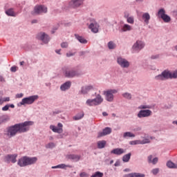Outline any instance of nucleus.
<instances>
[{"label":"nucleus","mask_w":177,"mask_h":177,"mask_svg":"<svg viewBox=\"0 0 177 177\" xmlns=\"http://www.w3.org/2000/svg\"><path fill=\"white\" fill-rule=\"evenodd\" d=\"M158 17H160L165 23H169L171 21V17L165 14V10L160 9L158 12Z\"/></svg>","instance_id":"nucleus-7"},{"label":"nucleus","mask_w":177,"mask_h":177,"mask_svg":"<svg viewBox=\"0 0 177 177\" xmlns=\"http://www.w3.org/2000/svg\"><path fill=\"white\" fill-rule=\"evenodd\" d=\"M123 97H125V99H128L129 100H131L132 99V95L129 93H124L122 94Z\"/></svg>","instance_id":"nucleus-36"},{"label":"nucleus","mask_w":177,"mask_h":177,"mask_svg":"<svg viewBox=\"0 0 177 177\" xmlns=\"http://www.w3.org/2000/svg\"><path fill=\"white\" fill-rule=\"evenodd\" d=\"M134 177H145L146 175L140 173H133Z\"/></svg>","instance_id":"nucleus-42"},{"label":"nucleus","mask_w":177,"mask_h":177,"mask_svg":"<svg viewBox=\"0 0 177 177\" xmlns=\"http://www.w3.org/2000/svg\"><path fill=\"white\" fill-rule=\"evenodd\" d=\"M111 153V154H115L116 156H121V154L125 153V151L122 148H116L113 149Z\"/></svg>","instance_id":"nucleus-20"},{"label":"nucleus","mask_w":177,"mask_h":177,"mask_svg":"<svg viewBox=\"0 0 177 177\" xmlns=\"http://www.w3.org/2000/svg\"><path fill=\"white\" fill-rule=\"evenodd\" d=\"M145 48V43L142 41H137L133 46V50L134 52H139L141 49Z\"/></svg>","instance_id":"nucleus-11"},{"label":"nucleus","mask_w":177,"mask_h":177,"mask_svg":"<svg viewBox=\"0 0 177 177\" xmlns=\"http://www.w3.org/2000/svg\"><path fill=\"white\" fill-rule=\"evenodd\" d=\"M9 120V117L6 115L0 116V125L3 124V122H6Z\"/></svg>","instance_id":"nucleus-35"},{"label":"nucleus","mask_w":177,"mask_h":177,"mask_svg":"<svg viewBox=\"0 0 177 177\" xmlns=\"http://www.w3.org/2000/svg\"><path fill=\"white\" fill-rule=\"evenodd\" d=\"M157 58H158V55H153L152 57H151V59H157Z\"/></svg>","instance_id":"nucleus-59"},{"label":"nucleus","mask_w":177,"mask_h":177,"mask_svg":"<svg viewBox=\"0 0 177 177\" xmlns=\"http://www.w3.org/2000/svg\"><path fill=\"white\" fill-rule=\"evenodd\" d=\"M8 110H9V104H7L2 108L3 111H8Z\"/></svg>","instance_id":"nucleus-48"},{"label":"nucleus","mask_w":177,"mask_h":177,"mask_svg":"<svg viewBox=\"0 0 177 177\" xmlns=\"http://www.w3.org/2000/svg\"><path fill=\"white\" fill-rule=\"evenodd\" d=\"M37 39H40L44 44H48L49 42V36L44 32H40L37 35Z\"/></svg>","instance_id":"nucleus-15"},{"label":"nucleus","mask_w":177,"mask_h":177,"mask_svg":"<svg viewBox=\"0 0 177 177\" xmlns=\"http://www.w3.org/2000/svg\"><path fill=\"white\" fill-rule=\"evenodd\" d=\"M131 153L124 155L122 157V161L124 162H128V161H129V160H131Z\"/></svg>","instance_id":"nucleus-31"},{"label":"nucleus","mask_w":177,"mask_h":177,"mask_svg":"<svg viewBox=\"0 0 177 177\" xmlns=\"http://www.w3.org/2000/svg\"><path fill=\"white\" fill-rule=\"evenodd\" d=\"M152 158H153V156L150 155L149 156H148V162L151 163L153 161Z\"/></svg>","instance_id":"nucleus-51"},{"label":"nucleus","mask_w":177,"mask_h":177,"mask_svg":"<svg viewBox=\"0 0 177 177\" xmlns=\"http://www.w3.org/2000/svg\"><path fill=\"white\" fill-rule=\"evenodd\" d=\"M124 17L127 18V21L129 24H133L135 23V19L133 17H129V14L125 15Z\"/></svg>","instance_id":"nucleus-27"},{"label":"nucleus","mask_w":177,"mask_h":177,"mask_svg":"<svg viewBox=\"0 0 177 177\" xmlns=\"http://www.w3.org/2000/svg\"><path fill=\"white\" fill-rule=\"evenodd\" d=\"M92 89H93V86H85L82 87L81 92L83 95H86V93H88L89 91H92Z\"/></svg>","instance_id":"nucleus-23"},{"label":"nucleus","mask_w":177,"mask_h":177,"mask_svg":"<svg viewBox=\"0 0 177 177\" xmlns=\"http://www.w3.org/2000/svg\"><path fill=\"white\" fill-rule=\"evenodd\" d=\"M66 56L67 57H71V56H74V54L73 53H67Z\"/></svg>","instance_id":"nucleus-54"},{"label":"nucleus","mask_w":177,"mask_h":177,"mask_svg":"<svg viewBox=\"0 0 177 177\" xmlns=\"http://www.w3.org/2000/svg\"><path fill=\"white\" fill-rule=\"evenodd\" d=\"M169 78H177V71L173 73L164 71L160 75L155 77L157 81H165V80H168Z\"/></svg>","instance_id":"nucleus-2"},{"label":"nucleus","mask_w":177,"mask_h":177,"mask_svg":"<svg viewBox=\"0 0 177 177\" xmlns=\"http://www.w3.org/2000/svg\"><path fill=\"white\" fill-rule=\"evenodd\" d=\"M156 162H158V158H155L152 160L151 163L153 164V165H155Z\"/></svg>","instance_id":"nucleus-49"},{"label":"nucleus","mask_w":177,"mask_h":177,"mask_svg":"<svg viewBox=\"0 0 177 177\" xmlns=\"http://www.w3.org/2000/svg\"><path fill=\"white\" fill-rule=\"evenodd\" d=\"M121 30L123 32H127V31H132V26H131V25L125 24L122 26Z\"/></svg>","instance_id":"nucleus-25"},{"label":"nucleus","mask_w":177,"mask_h":177,"mask_svg":"<svg viewBox=\"0 0 177 177\" xmlns=\"http://www.w3.org/2000/svg\"><path fill=\"white\" fill-rule=\"evenodd\" d=\"M64 75L67 78H74V77H78L79 74L75 70L66 68L64 71Z\"/></svg>","instance_id":"nucleus-9"},{"label":"nucleus","mask_w":177,"mask_h":177,"mask_svg":"<svg viewBox=\"0 0 177 177\" xmlns=\"http://www.w3.org/2000/svg\"><path fill=\"white\" fill-rule=\"evenodd\" d=\"M102 115H104V117H107V115H109L106 112H103Z\"/></svg>","instance_id":"nucleus-57"},{"label":"nucleus","mask_w":177,"mask_h":177,"mask_svg":"<svg viewBox=\"0 0 177 177\" xmlns=\"http://www.w3.org/2000/svg\"><path fill=\"white\" fill-rule=\"evenodd\" d=\"M48 8L45 6H36L34 9V14L41 15V13H46Z\"/></svg>","instance_id":"nucleus-10"},{"label":"nucleus","mask_w":177,"mask_h":177,"mask_svg":"<svg viewBox=\"0 0 177 177\" xmlns=\"http://www.w3.org/2000/svg\"><path fill=\"white\" fill-rule=\"evenodd\" d=\"M167 167H168V168H177V165L172 162L171 161H168L167 162Z\"/></svg>","instance_id":"nucleus-33"},{"label":"nucleus","mask_w":177,"mask_h":177,"mask_svg":"<svg viewBox=\"0 0 177 177\" xmlns=\"http://www.w3.org/2000/svg\"><path fill=\"white\" fill-rule=\"evenodd\" d=\"M17 133H19V130L17 129V126L15 124L8 128L6 135L8 138H13V136H15Z\"/></svg>","instance_id":"nucleus-8"},{"label":"nucleus","mask_w":177,"mask_h":177,"mask_svg":"<svg viewBox=\"0 0 177 177\" xmlns=\"http://www.w3.org/2000/svg\"><path fill=\"white\" fill-rule=\"evenodd\" d=\"M71 86V82H66L61 86L60 89L62 91H67V89H70Z\"/></svg>","instance_id":"nucleus-24"},{"label":"nucleus","mask_w":177,"mask_h":177,"mask_svg":"<svg viewBox=\"0 0 177 177\" xmlns=\"http://www.w3.org/2000/svg\"><path fill=\"white\" fill-rule=\"evenodd\" d=\"M8 106H9V107H11V109H15V104H11Z\"/></svg>","instance_id":"nucleus-58"},{"label":"nucleus","mask_w":177,"mask_h":177,"mask_svg":"<svg viewBox=\"0 0 177 177\" xmlns=\"http://www.w3.org/2000/svg\"><path fill=\"white\" fill-rule=\"evenodd\" d=\"M58 127H56L53 125L50 126V129L53 130V132H55L57 133H63V124L62 123H58Z\"/></svg>","instance_id":"nucleus-16"},{"label":"nucleus","mask_w":177,"mask_h":177,"mask_svg":"<svg viewBox=\"0 0 177 177\" xmlns=\"http://www.w3.org/2000/svg\"><path fill=\"white\" fill-rule=\"evenodd\" d=\"M140 110L145 109H151V106L150 105H141L138 107Z\"/></svg>","instance_id":"nucleus-41"},{"label":"nucleus","mask_w":177,"mask_h":177,"mask_svg":"<svg viewBox=\"0 0 177 177\" xmlns=\"http://www.w3.org/2000/svg\"><path fill=\"white\" fill-rule=\"evenodd\" d=\"M84 118V112H81L80 113H78L77 115L73 117V120L75 121H77L78 120H81V118Z\"/></svg>","instance_id":"nucleus-34"},{"label":"nucleus","mask_w":177,"mask_h":177,"mask_svg":"<svg viewBox=\"0 0 177 177\" xmlns=\"http://www.w3.org/2000/svg\"><path fill=\"white\" fill-rule=\"evenodd\" d=\"M147 143H150V139L145 138L142 140H140V145H146Z\"/></svg>","instance_id":"nucleus-40"},{"label":"nucleus","mask_w":177,"mask_h":177,"mask_svg":"<svg viewBox=\"0 0 177 177\" xmlns=\"http://www.w3.org/2000/svg\"><path fill=\"white\" fill-rule=\"evenodd\" d=\"M37 161H38V158L37 157L30 158L28 156H24L19 159L17 164L19 167H27L28 165H32L35 164Z\"/></svg>","instance_id":"nucleus-1"},{"label":"nucleus","mask_w":177,"mask_h":177,"mask_svg":"<svg viewBox=\"0 0 177 177\" xmlns=\"http://www.w3.org/2000/svg\"><path fill=\"white\" fill-rule=\"evenodd\" d=\"M123 138L124 139H127V138H135V134L130 131H127L123 133Z\"/></svg>","instance_id":"nucleus-29"},{"label":"nucleus","mask_w":177,"mask_h":177,"mask_svg":"<svg viewBox=\"0 0 177 177\" xmlns=\"http://www.w3.org/2000/svg\"><path fill=\"white\" fill-rule=\"evenodd\" d=\"M102 103H103V97L100 94H97L95 98L88 99L86 102V104L90 106H99L102 104Z\"/></svg>","instance_id":"nucleus-4"},{"label":"nucleus","mask_w":177,"mask_h":177,"mask_svg":"<svg viewBox=\"0 0 177 177\" xmlns=\"http://www.w3.org/2000/svg\"><path fill=\"white\" fill-rule=\"evenodd\" d=\"M66 158H68V160H73V161H80L81 156L80 155L69 154L66 156Z\"/></svg>","instance_id":"nucleus-21"},{"label":"nucleus","mask_w":177,"mask_h":177,"mask_svg":"<svg viewBox=\"0 0 177 177\" xmlns=\"http://www.w3.org/2000/svg\"><path fill=\"white\" fill-rule=\"evenodd\" d=\"M113 162H114V161H113V160H111V164H113Z\"/></svg>","instance_id":"nucleus-64"},{"label":"nucleus","mask_w":177,"mask_h":177,"mask_svg":"<svg viewBox=\"0 0 177 177\" xmlns=\"http://www.w3.org/2000/svg\"><path fill=\"white\" fill-rule=\"evenodd\" d=\"M55 144L53 142H50L46 145L47 149H53Z\"/></svg>","instance_id":"nucleus-43"},{"label":"nucleus","mask_w":177,"mask_h":177,"mask_svg":"<svg viewBox=\"0 0 177 177\" xmlns=\"http://www.w3.org/2000/svg\"><path fill=\"white\" fill-rule=\"evenodd\" d=\"M151 113H152L151 111H150L149 109L141 110L138 113V118H143L145 117H150V115H151Z\"/></svg>","instance_id":"nucleus-14"},{"label":"nucleus","mask_w":177,"mask_h":177,"mask_svg":"<svg viewBox=\"0 0 177 177\" xmlns=\"http://www.w3.org/2000/svg\"><path fill=\"white\" fill-rule=\"evenodd\" d=\"M80 177H89V175H88V174L85 173V172H82L80 174Z\"/></svg>","instance_id":"nucleus-46"},{"label":"nucleus","mask_w":177,"mask_h":177,"mask_svg":"<svg viewBox=\"0 0 177 177\" xmlns=\"http://www.w3.org/2000/svg\"><path fill=\"white\" fill-rule=\"evenodd\" d=\"M110 133H111V128L106 127L102 131L98 133L97 138H102L106 135H110Z\"/></svg>","instance_id":"nucleus-18"},{"label":"nucleus","mask_w":177,"mask_h":177,"mask_svg":"<svg viewBox=\"0 0 177 177\" xmlns=\"http://www.w3.org/2000/svg\"><path fill=\"white\" fill-rule=\"evenodd\" d=\"M23 96H24V94L23 93H18L16 95V97H17L18 99L23 97Z\"/></svg>","instance_id":"nucleus-50"},{"label":"nucleus","mask_w":177,"mask_h":177,"mask_svg":"<svg viewBox=\"0 0 177 177\" xmlns=\"http://www.w3.org/2000/svg\"><path fill=\"white\" fill-rule=\"evenodd\" d=\"M106 140H101L97 142V147L98 149H104L106 146Z\"/></svg>","instance_id":"nucleus-30"},{"label":"nucleus","mask_w":177,"mask_h":177,"mask_svg":"<svg viewBox=\"0 0 177 177\" xmlns=\"http://www.w3.org/2000/svg\"><path fill=\"white\" fill-rule=\"evenodd\" d=\"M34 124V122L26 121L23 123L16 124V127L18 129V133H24V132H27L30 131V127Z\"/></svg>","instance_id":"nucleus-3"},{"label":"nucleus","mask_w":177,"mask_h":177,"mask_svg":"<svg viewBox=\"0 0 177 177\" xmlns=\"http://www.w3.org/2000/svg\"><path fill=\"white\" fill-rule=\"evenodd\" d=\"M16 66H12L10 68V71H12V73H16Z\"/></svg>","instance_id":"nucleus-53"},{"label":"nucleus","mask_w":177,"mask_h":177,"mask_svg":"<svg viewBox=\"0 0 177 177\" xmlns=\"http://www.w3.org/2000/svg\"><path fill=\"white\" fill-rule=\"evenodd\" d=\"M2 100H3V103H5V102H10V97H6L2 98Z\"/></svg>","instance_id":"nucleus-47"},{"label":"nucleus","mask_w":177,"mask_h":177,"mask_svg":"<svg viewBox=\"0 0 177 177\" xmlns=\"http://www.w3.org/2000/svg\"><path fill=\"white\" fill-rule=\"evenodd\" d=\"M173 124H176V125H177V121L173 122Z\"/></svg>","instance_id":"nucleus-63"},{"label":"nucleus","mask_w":177,"mask_h":177,"mask_svg":"<svg viewBox=\"0 0 177 177\" xmlns=\"http://www.w3.org/2000/svg\"><path fill=\"white\" fill-rule=\"evenodd\" d=\"M16 158H17V154L7 155L4 158V161H5V162H7L8 164H9V162H12V164H15V162H16V161H17L16 160Z\"/></svg>","instance_id":"nucleus-12"},{"label":"nucleus","mask_w":177,"mask_h":177,"mask_svg":"<svg viewBox=\"0 0 177 177\" xmlns=\"http://www.w3.org/2000/svg\"><path fill=\"white\" fill-rule=\"evenodd\" d=\"M117 92L118 91L115 89H109L104 91L106 100L107 102H113V100H114V95H115Z\"/></svg>","instance_id":"nucleus-5"},{"label":"nucleus","mask_w":177,"mask_h":177,"mask_svg":"<svg viewBox=\"0 0 177 177\" xmlns=\"http://www.w3.org/2000/svg\"><path fill=\"white\" fill-rule=\"evenodd\" d=\"M75 38L77 39V40L79 41V42H80V44H88V41H86V39H85L84 37H82V36H80L79 35H75Z\"/></svg>","instance_id":"nucleus-28"},{"label":"nucleus","mask_w":177,"mask_h":177,"mask_svg":"<svg viewBox=\"0 0 177 177\" xmlns=\"http://www.w3.org/2000/svg\"><path fill=\"white\" fill-rule=\"evenodd\" d=\"M23 64H24V61L20 62V66H23Z\"/></svg>","instance_id":"nucleus-62"},{"label":"nucleus","mask_w":177,"mask_h":177,"mask_svg":"<svg viewBox=\"0 0 177 177\" xmlns=\"http://www.w3.org/2000/svg\"><path fill=\"white\" fill-rule=\"evenodd\" d=\"M61 47L62 48H68V43L63 42L62 44H61Z\"/></svg>","instance_id":"nucleus-45"},{"label":"nucleus","mask_w":177,"mask_h":177,"mask_svg":"<svg viewBox=\"0 0 177 177\" xmlns=\"http://www.w3.org/2000/svg\"><path fill=\"white\" fill-rule=\"evenodd\" d=\"M124 177H135L133 173H130L129 174H126Z\"/></svg>","instance_id":"nucleus-52"},{"label":"nucleus","mask_w":177,"mask_h":177,"mask_svg":"<svg viewBox=\"0 0 177 177\" xmlns=\"http://www.w3.org/2000/svg\"><path fill=\"white\" fill-rule=\"evenodd\" d=\"M0 81L1 82H5V79L2 76H0Z\"/></svg>","instance_id":"nucleus-55"},{"label":"nucleus","mask_w":177,"mask_h":177,"mask_svg":"<svg viewBox=\"0 0 177 177\" xmlns=\"http://www.w3.org/2000/svg\"><path fill=\"white\" fill-rule=\"evenodd\" d=\"M60 50H56L55 52H56V53H57L58 55H60Z\"/></svg>","instance_id":"nucleus-61"},{"label":"nucleus","mask_w":177,"mask_h":177,"mask_svg":"<svg viewBox=\"0 0 177 177\" xmlns=\"http://www.w3.org/2000/svg\"><path fill=\"white\" fill-rule=\"evenodd\" d=\"M151 172L153 175H157L158 173L160 172V169L158 168H156L152 169Z\"/></svg>","instance_id":"nucleus-44"},{"label":"nucleus","mask_w":177,"mask_h":177,"mask_svg":"<svg viewBox=\"0 0 177 177\" xmlns=\"http://www.w3.org/2000/svg\"><path fill=\"white\" fill-rule=\"evenodd\" d=\"M150 14H149L148 12H145L144 14H142V19L145 24H149L150 21Z\"/></svg>","instance_id":"nucleus-22"},{"label":"nucleus","mask_w":177,"mask_h":177,"mask_svg":"<svg viewBox=\"0 0 177 177\" xmlns=\"http://www.w3.org/2000/svg\"><path fill=\"white\" fill-rule=\"evenodd\" d=\"M129 145H131V146H133L136 145H140V140L130 141Z\"/></svg>","instance_id":"nucleus-39"},{"label":"nucleus","mask_w":177,"mask_h":177,"mask_svg":"<svg viewBox=\"0 0 177 177\" xmlns=\"http://www.w3.org/2000/svg\"><path fill=\"white\" fill-rule=\"evenodd\" d=\"M38 21L37 19H34L32 21V24L37 23Z\"/></svg>","instance_id":"nucleus-60"},{"label":"nucleus","mask_w":177,"mask_h":177,"mask_svg":"<svg viewBox=\"0 0 177 177\" xmlns=\"http://www.w3.org/2000/svg\"><path fill=\"white\" fill-rule=\"evenodd\" d=\"M109 49H114L115 48V44L113 41H109L108 43Z\"/></svg>","instance_id":"nucleus-38"},{"label":"nucleus","mask_w":177,"mask_h":177,"mask_svg":"<svg viewBox=\"0 0 177 177\" xmlns=\"http://www.w3.org/2000/svg\"><path fill=\"white\" fill-rule=\"evenodd\" d=\"M0 104H3V100H2V97H0Z\"/></svg>","instance_id":"nucleus-56"},{"label":"nucleus","mask_w":177,"mask_h":177,"mask_svg":"<svg viewBox=\"0 0 177 177\" xmlns=\"http://www.w3.org/2000/svg\"><path fill=\"white\" fill-rule=\"evenodd\" d=\"M71 168V166H70V165H65V164H61V165H57V166H53L52 167V169H57V168H59V169H64V168Z\"/></svg>","instance_id":"nucleus-26"},{"label":"nucleus","mask_w":177,"mask_h":177,"mask_svg":"<svg viewBox=\"0 0 177 177\" xmlns=\"http://www.w3.org/2000/svg\"><path fill=\"white\" fill-rule=\"evenodd\" d=\"M82 2V0H72L70 1L69 6L71 8H78V6H81Z\"/></svg>","instance_id":"nucleus-19"},{"label":"nucleus","mask_w":177,"mask_h":177,"mask_svg":"<svg viewBox=\"0 0 177 177\" xmlns=\"http://www.w3.org/2000/svg\"><path fill=\"white\" fill-rule=\"evenodd\" d=\"M37 99H38V95H32L28 97H25L22 99L20 104L21 106H24L25 104H32V103H34Z\"/></svg>","instance_id":"nucleus-6"},{"label":"nucleus","mask_w":177,"mask_h":177,"mask_svg":"<svg viewBox=\"0 0 177 177\" xmlns=\"http://www.w3.org/2000/svg\"><path fill=\"white\" fill-rule=\"evenodd\" d=\"M117 62L122 68H128L129 67V62L122 57H118Z\"/></svg>","instance_id":"nucleus-13"},{"label":"nucleus","mask_w":177,"mask_h":177,"mask_svg":"<svg viewBox=\"0 0 177 177\" xmlns=\"http://www.w3.org/2000/svg\"><path fill=\"white\" fill-rule=\"evenodd\" d=\"M91 177H103V173L100 171H96Z\"/></svg>","instance_id":"nucleus-37"},{"label":"nucleus","mask_w":177,"mask_h":177,"mask_svg":"<svg viewBox=\"0 0 177 177\" xmlns=\"http://www.w3.org/2000/svg\"><path fill=\"white\" fill-rule=\"evenodd\" d=\"M6 14L8 16H12V17L16 16V14L15 13V11L13 10L12 8H10V9L7 10L6 11Z\"/></svg>","instance_id":"nucleus-32"},{"label":"nucleus","mask_w":177,"mask_h":177,"mask_svg":"<svg viewBox=\"0 0 177 177\" xmlns=\"http://www.w3.org/2000/svg\"><path fill=\"white\" fill-rule=\"evenodd\" d=\"M88 28L92 31V32L96 33L99 32V24L97 22L93 21L88 26Z\"/></svg>","instance_id":"nucleus-17"}]
</instances>
